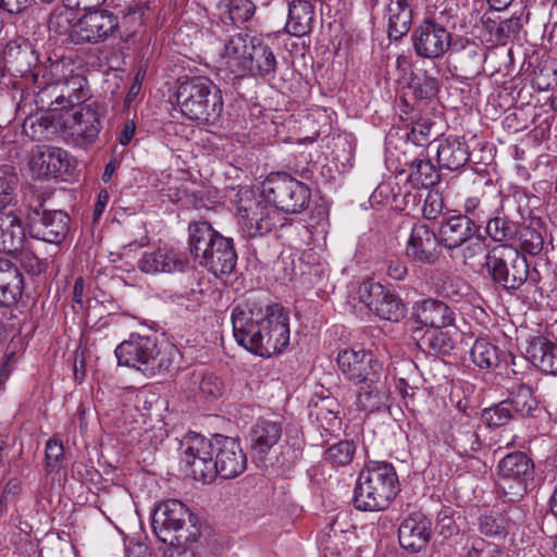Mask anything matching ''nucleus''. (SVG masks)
Instances as JSON below:
<instances>
[{
	"label": "nucleus",
	"instance_id": "f257e3e1",
	"mask_svg": "<svg viewBox=\"0 0 557 557\" xmlns=\"http://www.w3.org/2000/svg\"><path fill=\"white\" fill-rule=\"evenodd\" d=\"M259 198L240 200L238 213L243 232L248 237L270 233L281 221L280 211L297 214L311 199L310 188L286 173L271 174L262 185Z\"/></svg>",
	"mask_w": 557,
	"mask_h": 557
},
{
	"label": "nucleus",
	"instance_id": "f03ea898",
	"mask_svg": "<svg viewBox=\"0 0 557 557\" xmlns=\"http://www.w3.org/2000/svg\"><path fill=\"white\" fill-rule=\"evenodd\" d=\"M236 342L261 357L281 354L289 343V317L278 305H262L248 299L232 311Z\"/></svg>",
	"mask_w": 557,
	"mask_h": 557
},
{
	"label": "nucleus",
	"instance_id": "7ed1b4c3",
	"mask_svg": "<svg viewBox=\"0 0 557 557\" xmlns=\"http://www.w3.org/2000/svg\"><path fill=\"white\" fill-rule=\"evenodd\" d=\"M189 249L198 263L215 276L231 274L237 263L233 239L216 232L210 223L189 224Z\"/></svg>",
	"mask_w": 557,
	"mask_h": 557
},
{
	"label": "nucleus",
	"instance_id": "20e7f679",
	"mask_svg": "<svg viewBox=\"0 0 557 557\" xmlns=\"http://www.w3.org/2000/svg\"><path fill=\"white\" fill-rule=\"evenodd\" d=\"M172 352L156 336L138 333H132L114 350L119 366L134 369L146 377L166 373L173 364Z\"/></svg>",
	"mask_w": 557,
	"mask_h": 557
},
{
	"label": "nucleus",
	"instance_id": "39448f33",
	"mask_svg": "<svg viewBox=\"0 0 557 557\" xmlns=\"http://www.w3.org/2000/svg\"><path fill=\"white\" fill-rule=\"evenodd\" d=\"M398 491V478L394 467L384 461H370L357 480L354 492L355 508L361 511L384 510Z\"/></svg>",
	"mask_w": 557,
	"mask_h": 557
},
{
	"label": "nucleus",
	"instance_id": "423d86ee",
	"mask_svg": "<svg viewBox=\"0 0 557 557\" xmlns=\"http://www.w3.org/2000/svg\"><path fill=\"white\" fill-rule=\"evenodd\" d=\"M176 102L187 119L206 124H215L224 106L221 89L206 76L180 81Z\"/></svg>",
	"mask_w": 557,
	"mask_h": 557
},
{
	"label": "nucleus",
	"instance_id": "0eeeda50",
	"mask_svg": "<svg viewBox=\"0 0 557 557\" xmlns=\"http://www.w3.org/2000/svg\"><path fill=\"white\" fill-rule=\"evenodd\" d=\"M151 527L161 542L172 546L195 542L199 535L195 516L177 499H168L157 507Z\"/></svg>",
	"mask_w": 557,
	"mask_h": 557
},
{
	"label": "nucleus",
	"instance_id": "6e6552de",
	"mask_svg": "<svg viewBox=\"0 0 557 557\" xmlns=\"http://www.w3.org/2000/svg\"><path fill=\"white\" fill-rule=\"evenodd\" d=\"M483 269L495 284L507 290L519 289L529 275L527 258L508 246L491 249L485 256Z\"/></svg>",
	"mask_w": 557,
	"mask_h": 557
},
{
	"label": "nucleus",
	"instance_id": "1a4fd4ad",
	"mask_svg": "<svg viewBox=\"0 0 557 557\" xmlns=\"http://www.w3.org/2000/svg\"><path fill=\"white\" fill-rule=\"evenodd\" d=\"M71 73V61L67 59L48 60L32 72L35 102L40 110L57 112L63 110L60 79Z\"/></svg>",
	"mask_w": 557,
	"mask_h": 557
},
{
	"label": "nucleus",
	"instance_id": "9d476101",
	"mask_svg": "<svg viewBox=\"0 0 557 557\" xmlns=\"http://www.w3.org/2000/svg\"><path fill=\"white\" fill-rule=\"evenodd\" d=\"M497 470L499 486L509 502L522 498L533 482L534 462L525 453L508 454L499 461Z\"/></svg>",
	"mask_w": 557,
	"mask_h": 557
},
{
	"label": "nucleus",
	"instance_id": "9b49d317",
	"mask_svg": "<svg viewBox=\"0 0 557 557\" xmlns=\"http://www.w3.org/2000/svg\"><path fill=\"white\" fill-rule=\"evenodd\" d=\"M182 462L194 480L211 483L215 479L213 436L190 434L182 443Z\"/></svg>",
	"mask_w": 557,
	"mask_h": 557
},
{
	"label": "nucleus",
	"instance_id": "f8f14e48",
	"mask_svg": "<svg viewBox=\"0 0 557 557\" xmlns=\"http://www.w3.org/2000/svg\"><path fill=\"white\" fill-rule=\"evenodd\" d=\"M120 36L119 17L108 10H94L83 14L71 34L73 44H100Z\"/></svg>",
	"mask_w": 557,
	"mask_h": 557
},
{
	"label": "nucleus",
	"instance_id": "ddd939ff",
	"mask_svg": "<svg viewBox=\"0 0 557 557\" xmlns=\"http://www.w3.org/2000/svg\"><path fill=\"white\" fill-rule=\"evenodd\" d=\"M356 296L370 311L383 320L397 322L406 314V306L401 299L372 280L362 281Z\"/></svg>",
	"mask_w": 557,
	"mask_h": 557
},
{
	"label": "nucleus",
	"instance_id": "4468645a",
	"mask_svg": "<svg viewBox=\"0 0 557 557\" xmlns=\"http://www.w3.org/2000/svg\"><path fill=\"white\" fill-rule=\"evenodd\" d=\"M337 366L344 377L356 385L376 382L377 376L383 374L382 363L371 351L364 349L339 351Z\"/></svg>",
	"mask_w": 557,
	"mask_h": 557
},
{
	"label": "nucleus",
	"instance_id": "2eb2a0df",
	"mask_svg": "<svg viewBox=\"0 0 557 557\" xmlns=\"http://www.w3.org/2000/svg\"><path fill=\"white\" fill-rule=\"evenodd\" d=\"M99 109V104L92 101L64 119V132L75 145L87 148L96 143L102 128Z\"/></svg>",
	"mask_w": 557,
	"mask_h": 557
},
{
	"label": "nucleus",
	"instance_id": "dca6fc26",
	"mask_svg": "<svg viewBox=\"0 0 557 557\" xmlns=\"http://www.w3.org/2000/svg\"><path fill=\"white\" fill-rule=\"evenodd\" d=\"M411 41L418 57L437 59L450 48L451 35L442 24L426 18L414 28Z\"/></svg>",
	"mask_w": 557,
	"mask_h": 557
},
{
	"label": "nucleus",
	"instance_id": "f3484780",
	"mask_svg": "<svg viewBox=\"0 0 557 557\" xmlns=\"http://www.w3.org/2000/svg\"><path fill=\"white\" fill-rule=\"evenodd\" d=\"M215 478L234 479L247 467V456L238 438L213 435Z\"/></svg>",
	"mask_w": 557,
	"mask_h": 557
},
{
	"label": "nucleus",
	"instance_id": "a211bd4d",
	"mask_svg": "<svg viewBox=\"0 0 557 557\" xmlns=\"http://www.w3.org/2000/svg\"><path fill=\"white\" fill-rule=\"evenodd\" d=\"M30 219L35 236L47 243L59 244L67 235L71 220L63 210H40L36 207Z\"/></svg>",
	"mask_w": 557,
	"mask_h": 557
},
{
	"label": "nucleus",
	"instance_id": "6ab92c4d",
	"mask_svg": "<svg viewBox=\"0 0 557 557\" xmlns=\"http://www.w3.org/2000/svg\"><path fill=\"white\" fill-rule=\"evenodd\" d=\"M69 153L58 147L37 146L32 151L29 168L38 178L59 177L69 171Z\"/></svg>",
	"mask_w": 557,
	"mask_h": 557
},
{
	"label": "nucleus",
	"instance_id": "aec40b11",
	"mask_svg": "<svg viewBox=\"0 0 557 557\" xmlns=\"http://www.w3.org/2000/svg\"><path fill=\"white\" fill-rule=\"evenodd\" d=\"M438 235L424 224H414L406 247V255L412 261L434 264L440 258Z\"/></svg>",
	"mask_w": 557,
	"mask_h": 557
},
{
	"label": "nucleus",
	"instance_id": "412c9836",
	"mask_svg": "<svg viewBox=\"0 0 557 557\" xmlns=\"http://www.w3.org/2000/svg\"><path fill=\"white\" fill-rule=\"evenodd\" d=\"M412 319L420 325L414 330L417 335L423 327L446 329L451 326L455 321V313L441 300L425 299L414 306Z\"/></svg>",
	"mask_w": 557,
	"mask_h": 557
},
{
	"label": "nucleus",
	"instance_id": "4be33fe9",
	"mask_svg": "<svg viewBox=\"0 0 557 557\" xmlns=\"http://www.w3.org/2000/svg\"><path fill=\"white\" fill-rule=\"evenodd\" d=\"M431 539V521L421 513L407 517L398 528L400 546L409 553L424 549Z\"/></svg>",
	"mask_w": 557,
	"mask_h": 557
},
{
	"label": "nucleus",
	"instance_id": "5701e85b",
	"mask_svg": "<svg viewBox=\"0 0 557 557\" xmlns=\"http://www.w3.org/2000/svg\"><path fill=\"white\" fill-rule=\"evenodd\" d=\"M187 268V256L175 250L145 252L138 261V269L147 274L183 272Z\"/></svg>",
	"mask_w": 557,
	"mask_h": 557
},
{
	"label": "nucleus",
	"instance_id": "b1692460",
	"mask_svg": "<svg viewBox=\"0 0 557 557\" xmlns=\"http://www.w3.org/2000/svg\"><path fill=\"white\" fill-rule=\"evenodd\" d=\"M249 51L250 41L247 42L246 36L235 34L230 36L224 44V50L221 54V66L234 74L235 77H244L249 73Z\"/></svg>",
	"mask_w": 557,
	"mask_h": 557
},
{
	"label": "nucleus",
	"instance_id": "393cba45",
	"mask_svg": "<svg viewBox=\"0 0 557 557\" xmlns=\"http://www.w3.org/2000/svg\"><path fill=\"white\" fill-rule=\"evenodd\" d=\"M479 231L466 215H453L441 223L438 239L444 248L454 251Z\"/></svg>",
	"mask_w": 557,
	"mask_h": 557
},
{
	"label": "nucleus",
	"instance_id": "a878e982",
	"mask_svg": "<svg viewBox=\"0 0 557 557\" xmlns=\"http://www.w3.org/2000/svg\"><path fill=\"white\" fill-rule=\"evenodd\" d=\"M455 70L463 77H474L483 71V62L486 58L485 49L481 45L467 40L451 52Z\"/></svg>",
	"mask_w": 557,
	"mask_h": 557
},
{
	"label": "nucleus",
	"instance_id": "bb28decb",
	"mask_svg": "<svg viewBox=\"0 0 557 557\" xmlns=\"http://www.w3.org/2000/svg\"><path fill=\"white\" fill-rule=\"evenodd\" d=\"M478 429L479 425L465 414L455 418L449 434L453 447L463 455L478 451L482 445Z\"/></svg>",
	"mask_w": 557,
	"mask_h": 557
},
{
	"label": "nucleus",
	"instance_id": "cd10ccee",
	"mask_svg": "<svg viewBox=\"0 0 557 557\" xmlns=\"http://www.w3.org/2000/svg\"><path fill=\"white\" fill-rule=\"evenodd\" d=\"M23 289L24 280L17 267L10 260L0 258V306L16 304Z\"/></svg>",
	"mask_w": 557,
	"mask_h": 557
},
{
	"label": "nucleus",
	"instance_id": "c85d7f7f",
	"mask_svg": "<svg viewBox=\"0 0 557 557\" xmlns=\"http://www.w3.org/2000/svg\"><path fill=\"white\" fill-rule=\"evenodd\" d=\"M436 154L438 164L450 171L463 168L470 159L468 145L458 137L441 140L436 148Z\"/></svg>",
	"mask_w": 557,
	"mask_h": 557
},
{
	"label": "nucleus",
	"instance_id": "c756f323",
	"mask_svg": "<svg viewBox=\"0 0 557 557\" xmlns=\"http://www.w3.org/2000/svg\"><path fill=\"white\" fill-rule=\"evenodd\" d=\"M62 108L69 110L76 104H81L90 98V88L87 79L76 72L74 64L71 62V73L60 79Z\"/></svg>",
	"mask_w": 557,
	"mask_h": 557
},
{
	"label": "nucleus",
	"instance_id": "7c9ffc66",
	"mask_svg": "<svg viewBox=\"0 0 557 557\" xmlns=\"http://www.w3.org/2000/svg\"><path fill=\"white\" fill-rule=\"evenodd\" d=\"M527 354L536 368L557 376V344L544 336H536L531 339Z\"/></svg>",
	"mask_w": 557,
	"mask_h": 557
},
{
	"label": "nucleus",
	"instance_id": "2f4dec72",
	"mask_svg": "<svg viewBox=\"0 0 557 557\" xmlns=\"http://www.w3.org/2000/svg\"><path fill=\"white\" fill-rule=\"evenodd\" d=\"M25 233L22 222L13 212H0V251L18 252L24 244Z\"/></svg>",
	"mask_w": 557,
	"mask_h": 557
},
{
	"label": "nucleus",
	"instance_id": "473e14b6",
	"mask_svg": "<svg viewBox=\"0 0 557 557\" xmlns=\"http://www.w3.org/2000/svg\"><path fill=\"white\" fill-rule=\"evenodd\" d=\"M249 73L253 76L268 77L276 71V58L272 49L257 37L250 39Z\"/></svg>",
	"mask_w": 557,
	"mask_h": 557
},
{
	"label": "nucleus",
	"instance_id": "72a5a7b5",
	"mask_svg": "<svg viewBox=\"0 0 557 557\" xmlns=\"http://www.w3.org/2000/svg\"><path fill=\"white\" fill-rule=\"evenodd\" d=\"M387 15L388 37L392 40H398L404 37L411 27V0H389Z\"/></svg>",
	"mask_w": 557,
	"mask_h": 557
},
{
	"label": "nucleus",
	"instance_id": "f704fd0d",
	"mask_svg": "<svg viewBox=\"0 0 557 557\" xmlns=\"http://www.w3.org/2000/svg\"><path fill=\"white\" fill-rule=\"evenodd\" d=\"M251 448L257 454L268 453L282 436L278 421L260 418L251 429Z\"/></svg>",
	"mask_w": 557,
	"mask_h": 557
},
{
	"label": "nucleus",
	"instance_id": "c9c22d12",
	"mask_svg": "<svg viewBox=\"0 0 557 557\" xmlns=\"http://www.w3.org/2000/svg\"><path fill=\"white\" fill-rule=\"evenodd\" d=\"M313 17L314 10L310 1L293 0L289 4L285 29L293 36H305L311 30Z\"/></svg>",
	"mask_w": 557,
	"mask_h": 557
},
{
	"label": "nucleus",
	"instance_id": "e433bc0d",
	"mask_svg": "<svg viewBox=\"0 0 557 557\" xmlns=\"http://www.w3.org/2000/svg\"><path fill=\"white\" fill-rule=\"evenodd\" d=\"M361 385L362 391L358 394L356 400L359 410L374 412L386 406L387 391L383 374L377 376L376 382H364Z\"/></svg>",
	"mask_w": 557,
	"mask_h": 557
},
{
	"label": "nucleus",
	"instance_id": "4c0bfd02",
	"mask_svg": "<svg viewBox=\"0 0 557 557\" xmlns=\"http://www.w3.org/2000/svg\"><path fill=\"white\" fill-rule=\"evenodd\" d=\"M509 398L505 399L518 418L529 417L537 409V401L531 386L524 382H512Z\"/></svg>",
	"mask_w": 557,
	"mask_h": 557
},
{
	"label": "nucleus",
	"instance_id": "58836bf2",
	"mask_svg": "<svg viewBox=\"0 0 557 557\" xmlns=\"http://www.w3.org/2000/svg\"><path fill=\"white\" fill-rule=\"evenodd\" d=\"M418 346L430 355H448L455 348V339L448 330L426 329L418 338Z\"/></svg>",
	"mask_w": 557,
	"mask_h": 557
},
{
	"label": "nucleus",
	"instance_id": "ea45409f",
	"mask_svg": "<svg viewBox=\"0 0 557 557\" xmlns=\"http://www.w3.org/2000/svg\"><path fill=\"white\" fill-rule=\"evenodd\" d=\"M409 182L413 187H431L440 182L435 165L428 159H416L409 165Z\"/></svg>",
	"mask_w": 557,
	"mask_h": 557
},
{
	"label": "nucleus",
	"instance_id": "a19ab883",
	"mask_svg": "<svg viewBox=\"0 0 557 557\" xmlns=\"http://www.w3.org/2000/svg\"><path fill=\"white\" fill-rule=\"evenodd\" d=\"M470 355L473 363L481 369H492L499 363L498 348L483 338L474 342Z\"/></svg>",
	"mask_w": 557,
	"mask_h": 557
},
{
	"label": "nucleus",
	"instance_id": "79ce46f5",
	"mask_svg": "<svg viewBox=\"0 0 557 557\" xmlns=\"http://www.w3.org/2000/svg\"><path fill=\"white\" fill-rule=\"evenodd\" d=\"M478 528L481 534L493 539H504L509 533V523L499 512L481 515L478 519Z\"/></svg>",
	"mask_w": 557,
	"mask_h": 557
},
{
	"label": "nucleus",
	"instance_id": "37998d69",
	"mask_svg": "<svg viewBox=\"0 0 557 557\" xmlns=\"http://www.w3.org/2000/svg\"><path fill=\"white\" fill-rule=\"evenodd\" d=\"M76 22L75 9L66 2L65 5L55 8L50 14L49 29L59 35L67 34L71 39Z\"/></svg>",
	"mask_w": 557,
	"mask_h": 557
},
{
	"label": "nucleus",
	"instance_id": "c03bdc74",
	"mask_svg": "<svg viewBox=\"0 0 557 557\" xmlns=\"http://www.w3.org/2000/svg\"><path fill=\"white\" fill-rule=\"evenodd\" d=\"M545 234L546 230L542 227L539 222L523 226L519 231V242L521 249L532 256H537L544 249Z\"/></svg>",
	"mask_w": 557,
	"mask_h": 557
},
{
	"label": "nucleus",
	"instance_id": "a18cd8bd",
	"mask_svg": "<svg viewBox=\"0 0 557 557\" xmlns=\"http://www.w3.org/2000/svg\"><path fill=\"white\" fill-rule=\"evenodd\" d=\"M223 8V14L234 24L249 21L256 12L251 0H224Z\"/></svg>",
	"mask_w": 557,
	"mask_h": 557
},
{
	"label": "nucleus",
	"instance_id": "49530a36",
	"mask_svg": "<svg viewBox=\"0 0 557 557\" xmlns=\"http://www.w3.org/2000/svg\"><path fill=\"white\" fill-rule=\"evenodd\" d=\"M517 418L518 417L512 411L510 404H508L506 400H503L493 407L485 408L482 411V420L488 426L493 428L506 425L511 420Z\"/></svg>",
	"mask_w": 557,
	"mask_h": 557
},
{
	"label": "nucleus",
	"instance_id": "de8ad7c7",
	"mask_svg": "<svg viewBox=\"0 0 557 557\" xmlns=\"http://www.w3.org/2000/svg\"><path fill=\"white\" fill-rule=\"evenodd\" d=\"M456 251L462 258L465 264L472 267L486 251L485 238L476 233L470 236Z\"/></svg>",
	"mask_w": 557,
	"mask_h": 557
},
{
	"label": "nucleus",
	"instance_id": "09e8293b",
	"mask_svg": "<svg viewBox=\"0 0 557 557\" xmlns=\"http://www.w3.org/2000/svg\"><path fill=\"white\" fill-rule=\"evenodd\" d=\"M356 447L350 441H341L330 446L324 453V459L333 466L344 467L351 462Z\"/></svg>",
	"mask_w": 557,
	"mask_h": 557
},
{
	"label": "nucleus",
	"instance_id": "8fccbe9b",
	"mask_svg": "<svg viewBox=\"0 0 557 557\" xmlns=\"http://www.w3.org/2000/svg\"><path fill=\"white\" fill-rule=\"evenodd\" d=\"M485 223L486 233L494 242L510 240L517 233L513 223L502 216L490 215Z\"/></svg>",
	"mask_w": 557,
	"mask_h": 557
},
{
	"label": "nucleus",
	"instance_id": "3c124183",
	"mask_svg": "<svg viewBox=\"0 0 557 557\" xmlns=\"http://www.w3.org/2000/svg\"><path fill=\"white\" fill-rule=\"evenodd\" d=\"M466 216L474 223L476 228H481V225L485 223L492 212L484 199L478 197H469L466 199L465 205Z\"/></svg>",
	"mask_w": 557,
	"mask_h": 557
},
{
	"label": "nucleus",
	"instance_id": "603ef678",
	"mask_svg": "<svg viewBox=\"0 0 557 557\" xmlns=\"http://www.w3.org/2000/svg\"><path fill=\"white\" fill-rule=\"evenodd\" d=\"M17 183L18 178L13 173L0 175V209L7 208L14 201Z\"/></svg>",
	"mask_w": 557,
	"mask_h": 557
},
{
	"label": "nucleus",
	"instance_id": "864d4df0",
	"mask_svg": "<svg viewBox=\"0 0 557 557\" xmlns=\"http://www.w3.org/2000/svg\"><path fill=\"white\" fill-rule=\"evenodd\" d=\"M196 383L198 384L199 394L203 398H218L222 395L223 384L212 373L202 374Z\"/></svg>",
	"mask_w": 557,
	"mask_h": 557
},
{
	"label": "nucleus",
	"instance_id": "5fc2aeb1",
	"mask_svg": "<svg viewBox=\"0 0 557 557\" xmlns=\"http://www.w3.org/2000/svg\"><path fill=\"white\" fill-rule=\"evenodd\" d=\"M50 126L47 120L29 117L23 125V131L26 136L33 140H42L48 137L50 133Z\"/></svg>",
	"mask_w": 557,
	"mask_h": 557
},
{
	"label": "nucleus",
	"instance_id": "6e6d98bb",
	"mask_svg": "<svg viewBox=\"0 0 557 557\" xmlns=\"http://www.w3.org/2000/svg\"><path fill=\"white\" fill-rule=\"evenodd\" d=\"M438 91V82L434 77L424 76L413 85V94L419 99H432Z\"/></svg>",
	"mask_w": 557,
	"mask_h": 557
},
{
	"label": "nucleus",
	"instance_id": "4d7b16f0",
	"mask_svg": "<svg viewBox=\"0 0 557 557\" xmlns=\"http://www.w3.org/2000/svg\"><path fill=\"white\" fill-rule=\"evenodd\" d=\"M444 208L443 199L436 193L428 194L422 208V214L428 220H435Z\"/></svg>",
	"mask_w": 557,
	"mask_h": 557
},
{
	"label": "nucleus",
	"instance_id": "13d9d810",
	"mask_svg": "<svg viewBox=\"0 0 557 557\" xmlns=\"http://www.w3.org/2000/svg\"><path fill=\"white\" fill-rule=\"evenodd\" d=\"M453 509L444 508L437 513V528L444 536H451L457 533L458 527L453 518Z\"/></svg>",
	"mask_w": 557,
	"mask_h": 557
},
{
	"label": "nucleus",
	"instance_id": "bf43d9fd",
	"mask_svg": "<svg viewBox=\"0 0 557 557\" xmlns=\"http://www.w3.org/2000/svg\"><path fill=\"white\" fill-rule=\"evenodd\" d=\"M64 448L58 440H49L46 444V460L52 470L58 468V462L63 457Z\"/></svg>",
	"mask_w": 557,
	"mask_h": 557
},
{
	"label": "nucleus",
	"instance_id": "052dcab7",
	"mask_svg": "<svg viewBox=\"0 0 557 557\" xmlns=\"http://www.w3.org/2000/svg\"><path fill=\"white\" fill-rule=\"evenodd\" d=\"M431 133V124L428 122L417 123L408 133V138L417 146H423L428 143Z\"/></svg>",
	"mask_w": 557,
	"mask_h": 557
},
{
	"label": "nucleus",
	"instance_id": "680f3d73",
	"mask_svg": "<svg viewBox=\"0 0 557 557\" xmlns=\"http://www.w3.org/2000/svg\"><path fill=\"white\" fill-rule=\"evenodd\" d=\"M21 265L33 274H38L42 270L40 260L30 251H21Z\"/></svg>",
	"mask_w": 557,
	"mask_h": 557
},
{
	"label": "nucleus",
	"instance_id": "e2e57ef3",
	"mask_svg": "<svg viewBox=\"0 0 557 557\" xmlns=\"http://www.w3.org/2000/svg\"><path fill=\"white\" fill-rule=\"evenodd\" d=\"M408 270L404 261L395 259L391 260L387 265V274L389 277L401 281L407 276Z\"/></svg>",
	"mask_w": 557,
	"mask_h": 557
},
{
	"label": "nucleus",
	"instance_id": "0e129e2a",
	"mask_svg": "<svg viewBox=\"0 0 557 557\" xmlns=\"http://www.w3.org/2000/svg\"><path fill=\"white\" fill-rule=\"evenodd\" d=\"M30 0H0V9L10 13L17 14L24 11Z\"/></svg>",
	"mask_w": 557,
	"mask_h": 557
},
{
	"label": "nucleus",
	"instance_id": "69168bd1",
	"mask_svg": "<svg viewBox=\"0 0 557 557\" xmlns=\"http://www.w3.org/2000/svg\"><path fill=\"white\" fill-rule=\"evenodd\" d=\"M107 0H65L70 7L75 10H84L86 12L98 10Z\"/></svg>",
	"mask_w": 557,
	"mask_h": 557
},
{
	"label": "nucleus",
	"instance_id": "338daca9",
	"mask_svg": "<svg viewBox=\"0 0 557 557\" xmlns=\"http://www.w3.org/2000/svg\"><path fill=\"white\" fill-rule=\"evenodd\" d=\"M135 131H136V125L133 121H127L124 126H123V129L120 134V137H119V143L123 146H126L129 144V141L132 140V138L134 137L135 135Z\"/></svg>",
	"mask_w": 557,
	"mask_h": 557
},
{
	"label": "nucleus",
	"instance_id": "774afa93",
	"mask_svg": "<svg viewBox=\"0 0 557 557\" xmlns=\"http://www.w3.org/2000/svg\"><path fill=\"white\" fill-rule=\"evenodd\" d=\"M108 201H109V195H108L107 190H101L98 195V199L95 205V210H94V219L95 220H98L100 218V215L103 213Z\"/></svg>",
	"mask_w": 557,
	"mask_h": 557
}]
</instances>
